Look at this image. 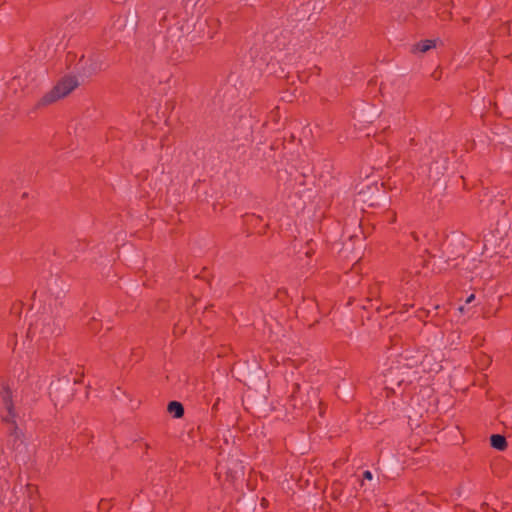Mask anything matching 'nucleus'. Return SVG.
Masks as SVG:
<instances>
[{
	"mask_svg": "<svg viewBox=\"0 0 512 512\" xmlns=\"http://www.w3.org/2000/svg\"><path fill=\"white\" fill-rule=\"evenodd\" d=\"M0 397L5 409L2 421L7 424L8 446L15 453V459H18L27 452V446L24 442V434L16 423L17 413L13 402V393L9 385L2 386Z\"/></svg>",
	"mask_w": 512,
	"mask_h": 512,
	"instance_id": "nucleus-1",
	"label": "nucleus"
},
{
	"mask_svg": "<svg viewBox=\"0 0 512 512\" xmlns=\"http://www.w3.org/2000/svg\"><path fill=\"white\" fill-rule=\"evenodd\" d=\"M79 85L75 76H65L46 94H44L37 103V107L48 106L61 98L70 94Z\"/></svg>",
	"mask_w": 512,
	"mask_h": 512,
	"instance_id": "nucleus-2",
	"label": "nucleus"
},
{
	"mask_svg": "<svg viewBox=\"0 0 512 512\" xmlns=\"http://www.w3.org/2000/svg\"><path fill=\"white\" fill-rule=\"evenodd\" d=\"M284 408L287 415H291L292 418L304 416L311 408L307 395L302 392L301 387L298 383L292 385V390L288 396Z\"/></svg>",
	"mask_w": 512,
	"mask_h": 512,
	"instance_id": "nucleus-3",
	"label": "nucleus"
},
{
	"mask_svg": "<svg viewBox=\"0 0 512 512\" xmlns=\"http://www.w3.org/2000/svg\"><path fill=\"white\" fill-rule=\"evenodd\" d=\"M49 396L55 406H65L73 398V388L69 379H58L49 387Z\"/></svg>",
	"mask_w": 512,
	"mask_h": 512,
	"instance_id": "nucleus-4",
	"label": "nucleus"
},
{
	"mask_svg": "<svg viewBox=\"0 0 512 512\" xmlns=\"http://www.w3.org/2000/svg\"><path fill=\"white\" fill-rule=\"evenodd\" d=\"M78 73L80 76L90 78L109 68V63L101 55H91L83 62L80 59Z\"/></svg>",
	"mask_w": 512,
	"mask_h": 512,
	"instance_id": "nucleus-5",
	"label": "nucleus"
},
{
	"mask_svg": "<svg viewBox=\"0 0 512 512\" xmlns=\"http://www.w3.org/2000/svg\"><path fill=\"white\" fill-rule=\"evenodd\" d=\"M435 47H436L435 40L425 39V40H421V41L417 42L416 44H414L412 46L411 52L412 53H418V52L425 53Z\"/></svg>",
	"mask_w": 512,
	"mask_h": 512,
	"instance_id": "nucleus-6",
	"label": "nucleus"
},
{
	"mask_svg": "<svg viewBox=\"0 0 512 512\" xmlns=\"http://www.w3.org/2000/svg\"><path fill=\"white\" fill-rule=\"evenodd\" d=\"M61 327L60 325H56L54 321H49L48 323L46 324H43V327L40 331V333L44 336V337H48V336H58L61 334Z\"/></svg>",
	"mask_w": 512,
	"mask_h": 512,
	"instance_id": "nucleus-7",
	"label": "nucleus"
},
{
	"mask_svg": "<svg viewBox=\"0 0 512 512\" xmlns=\"http://www.w3.org/2000/svg\"><path fill=\"white\" fill-rule=\"evenodd\" d=\"M490 445L498 451H504L507 448V440L501 434H492L490 436Z\"/></svg>",
	"mask_w": 512,
	"mask_h": 512,
	"instance_id": "nucleus-8",
	"label": "nucleus"
},
{
	"mask_svg": "<svg viewBox=\"0 0 512 512\" xmlns=\"http://www.w3.org/2000/svg\"><path fill=\"white\" fill-rule=\"evenodd\" d=\"M380 294V287L378 284H374L369 288L368 296L366 298L367 304L363 305V309L372 308L373 301H377Z\"/></svg>",
	"mask_w": 512,
	"mask_h": 512,
	"instance_id": "nucleus-9",
	"label": "nucleus"
},
{
	"mask_svg": "<svg viewBox=\"0 0 512 512\" xmlns=\"http://www.w3.org/2000/svg\"><path fill=\"white\" fill-rule=\"evenodd\" d=\"M167 411L174 417V418H181L184 415V406L179 401H170L167 406Z\"/></svg>",
	"mask_w": 512,
	"mask_h": 512,
	"instance_id": "nucleus-10",
	"label": "nucleus"
},
{
	"mask_svg": "<svg viewBox=\"0 0 512 512\" xmlns=\"http://www.w3.org/2000/svg\"><path fill=\"white\" fill-rule=\"evenodd\" d=\"M233 467L228 466L227 467V473H230L233 477H235L237 474H244V467L241 462L238 460H231L229 461Z\"/></svg>",
	"mask_w": 512,
	"mask_h": 512,
	"instance_id": "nucleus-11",
	"label": "nucleus"
},
{
	"mask_svg": "<svg viewBox=\"0 0 512 512\" xmlns=\"http://www.w3.org/2000/svg\"><path fill=\"white\" fill-rule=\"evenodd\" d=\"M373 478L372 472L369 470H366L363 472V479L365 480H371Z\"/></svg>",
	"mask_w": 512,
	"mask_h": 512,
	"instance_id": "nucleus-12",
	"label": "nucleus"
},
{
	"mask_svg": "<svg viewBox=\"0 0 512 512\" xmlns=\"http://www.w3.org/2000/svg\"><path fill=\"white\" fill-rule=\"evenodd\" d=\"M409 307H413V305H407V304H404L402 306V309L400 310V312H407Z\"/></svg>",
	"mask_w": 512,
	"mask_h": 512,
	"instance_id": "nucleus-13",
	"label": "nucleus"
},
{
	"mask_svg": "<svg viewBox=\"0 0 512 512\" xmlns=\"http://www.w3.org/2000/svg\"><path fill=\"white\" fill-rule=\"evenodd\" d=\"M474 298H475L474 294H471V295L467 298L466 302H468V303H469V302H471Z\"/></svg>",
	"mask_w": 512,
	"mask_h": 512,
	"instance_id": "nucleus-14",
	"label": "nucleus"
},
{
	"mask_svg": "<svg viewBox=\"0 0 512 512\" xmlns=\"http://www.w3.org/2000/svg\"><path fill=\"white\" fill-rule=\"evenodd\" d=\"M411 236L413 237V239H414L415 241H418V236H417V234H416L415 232H412V233H411Z\"/></svg>",
	"mask_w": 512,
	"mask_h": 512,
	"instance_id": "nucleus-15",
	"label": "nucleus"
},
{
	"mask_svg": "<svg viewBox=\"0 0 512 512\" xmlns=\"http://www.w3.org/2000/svg\"><path fill=\"white\" fill-rule=\"evenodd\" d=\"M395 220H396V215L394 214L393 218H391V222H395Z\"/></svg>",
	"mask_w": 512,
	"mask_h": 512,
	"instance_id": "nucleus-16",
	"label": "nucleus"
}]
</instances>
